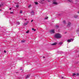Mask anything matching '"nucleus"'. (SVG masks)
Here are the masks:
<instances>
[{
    "mask_svg": "<svg viewBox=\"0 0 79 79\" xmlns=\"http://www.w3.org/2000/svg\"><path fill=\"white\" fill-rule=\"evenodd\" d=\"M62 44H63V43L62 42H60L59 43V45H62Z\"/></svg>",
    "mask_w": 79,
    "mask_h": 79,
    "instance_id": "12",
    "label": "nucleus"
},
{
    "mask_svg": "<svg viewBox=\"0 0 79 79\" xmlns=\"http://www.w3.org/2000/svg\"><path fill=\"white\" fill-rule=\"evenodd\" d=\"M29 30H28L26 32V33H27V34H28V33H29Z\"/></svg>",
    "mask_w": 79,
    "mask_h": 79,
    "instance_id": "16",
    "label": "nucleus"
},
{
    "mask_svg": "<svg viewBox=\"0 0 79 79\" xmlns=\"http://www.w3.org/2000/svg\"><path fill=\"white\" fill-rule=\"evenodd\" d=\"M10 14H13V12H10Z\"/></svg>",
    "mask_w": 79,
    "mask_h": 79,
    "instance_id": "26",
    "label": "nucleus"
},
{
    "mask_svg": "<svg viewBox=\"0 0 79 79\" xmlns=\"http://www.w3.org/2000/svg\"><path fill=\"white\" fill-rule=\"evenodd\" d=\"M73 76H76V75L75 73H73Z\"/></svg>",
    "mask_w": 79,
    "mask_h": 79,
    "instance_id": "18",
    "label": "nucleus"
},
{
    "mask_svg": "<svg viewBox=\"0 0 79 79\" xmlns=\"http://www.w3.org/2000/svg\"><path fill=\"white\" fill-rule=\"evenodd\" d=\"M22 69H20V70H21Z\"/></svg>",
    "mask_w": 79,
    "mask_h": 79,
    "instance_id": "38",
    "label": "nucleus"
},
{
    "mask_svg": "<svg viewBox=\"0 0 79 79\" xmlns=\"http://www.w3.org/2000/svg\"><path fill=\"white\" fill-rule=\"evenodd\" d=\"M28 23H29V21L27 22L26 23L24 24V25L26 26V25H27Z\"/></svg>",
    "mask_w": 79,
    "mask_h": 79,
    "instance_id": "6",
    "label": "nucleus"
},
{
    "mask_svg": "<svg viewBox=\"0 0 79 79\" xmlns=\"http://www.w3.org/2000/svg\"><path fill=\"white\" fill-rule=\"evenodd\" d=\"M35 5H38V2H35Z\"/></svg>",
    "mask_w": 79,
    "mask_h": 79,
    "instance_id": "13",
    "label": "nucleus"
},
{
    "mask_svg": "<svg viewBox=\"0 0 79 79\" xmlns=\"http://www.w3.org/2000/svg\"><path fill=\"white\" fill-rule=\"evenodd\" d=\"M70 25H71V23L69 22L68 23V26H70Z\"/></svg>",
    "mask_w": 79,
    "mask_h": 79,
    "instance_id": "11",
    "label": "nucleus"
},
{
    "mask_svg": "<svg viewBox=\"0 0 79 79\" xmlns=\"http://www.w3.org/2000/svg\"><path fill=\"white\" fill-rule=\"evenodd\" d=\"M24 41H23V40H22V41H21V42H22V43H24Z\"/></svg>",
    "mask_w": 79,
    "mask_h": 79,
    "instance_id": "25",
    "label": "nucleus"
},
{
    "mask_svg": "<svg viewBox=\"0 0 79 79\" xmlns=\"http://www.w3.org/2000/svg\"><path fill=\"white\" fill-rule=\"evenodd\" d=\"M16 7H17V8H18V7H19V6L18 5H17L16 6Z\"/></svg>",
    "mask_w": 79,
    "mask_h": 79,
    "instance_id": "24",
    "label": "nucleus"
},
{
    "mask_svg": "<svg viewBox=\"0 0 79 79\" xmlns=\"http://www.w3.org/2000/svg\"><path fill=\"white\" fill-rule=\"evenodd\" d=\"M32 30H33L34 31H35V29H34V28H32Z\"/></svg>",
    "mask_w": 79,
    "mask_h": 79,
    "instance_id": "17",
    "label": "nucleus"
},
{
    "mask_svg": "<svg viewBox=\"0 0 79 79\" xmlns=\"http://www.w3.org/2000/svg\"><path fill=\"white\" fill-rule=\"evenodd\" d=\"M4 53H6V51H4Z\"/></svg>",
    "mask_w": 79,
    "mask_h": 79,
    "instance_id": "29",
    "label": "nucleus"
},
{
    "mask_svg": "<svg viewBox=\"0 0 79 79\" xmlns=\"http://www.w3.org/2000/svg\"><path fill=\"white\" fill-rule=\"evenodd\" d=\"M53 4H54V5H58V3L56 2V1H54L53 2Z\"/></svg>",
    "mask_w": 79,
    "mask_h": 79,
    "instance_id": "3",
    "label": "nucleus"
},
{
    "mask_svg": "<svg viewBox=\"0 0 79 79\" xmlns=\"http://www.w3.org/2000/svg\"><path fill=\"white\" fill-rule=\"evenodd\" d=\"M23 13V11L20 10V13Z\"/></svg>",
    "mask_w": 79,
    "mask_h": 79,
    "instance_id": "20",
    "label": "nucleus"
},
{
    "mask_svg": "<svg viewBox=\"0 0 79 79\" xmlns=\"http://www.w3.org/2000/svg\"><path fill=\"white\" fill-rule=\"evenodd\" d=\"M61 78H62V79H63V78H64V77H61Z\"/></svg>",
    "mask_w": 79,
    "mask_h": 79,
    "instance_id": "28",
    "label": "nucleus"
},
{
    "mask_svg": "<svg viewBox=\"0 0 79 79\" xmlns=\"http://www.w3.org/2000/svg\"><path fill=\"white\" fill-rule=\"evenodd\" d=\"M77 31H79V29H77Z\"/></svg>",
    "mask_w": 79,
    "mask_h": 79,
    "instance_id": "32",
    "label": "nucleus"
},
{
    "mask_svg": "<svg viewBox=\"0 0 79 79\" xmlns=\"http://www.w3.org/2000/svg\"><path fill=\"white\" fill-rule=\"evenodd\" d=\"M77 13L79 14V11H78V12H77Z\"/></svg>",
    "mask_w": 79,
    "mask_h": 79,
    "instance_id": "33",
    "label": "nucleus"
},
{
    "mask_svg": "<svg viewBox=\"0 0 79 79\" xmlns=\"http://www.w3.org/2000/svg\"><path fill=\"white\" fill-rule=\"evenodd\" d=\"M17 24L18 25H19V24H20V23L19 22H17Z\"/></svg>",
    "mask_w": 79,
    "mask_h": 79,
    "instance_id": "15",
    "label": "nucleus"
},
{
    "mask_svg": "<svg viewBox=\"0 0 79 79\" xmlns=\"http://www.w3.org/2000/svg\"><path fill=\"white\" fill-rule=\"evenodd\" d=\"M25 21H27V19H25Z\"/></svg>",
    "mask_w": 79,
    "mask_h": 79,
    "instance_id": "35",
    "label": "nucleus"
},
{
    "mask_svg": "<svg viewBox=\"0 0 79 79\" xmlns=\"http://www.w3.org/2000/svg\"><path fill=\"white\" fill-rule=\"evenodd\" d=\"M30 7H31V5H30L28 6V8H30Z\"/></svg>",
    "mask_w": 79,
    "mask_h": 79,
    "instance_id": "23",
    "label": "nucleus"
},
{
    "mask_svg": "<svg viewBox=\"0 0 79 79\" xmlns=\"http://www.w3.org/2000/svg\"><path fill=\"white\" fill-rule=\"evenodd\" d=\"M63 23H64V24H66V21H64L63 22Z\"/></svg>",
    "mask_w": 79,
    "mask_h": 79,
    "instance_id": "19",
    "label": "nucleus"
},
{
    "mask_svg": "<svg viewBox=\"0 0 79 79\" xmlns=\"http://www.w3.org/2000/svg\"><path fill=\"white\" fill-rule=\"evenodd\" d=\"M50 33L51 34H54L55 33V30H52L50 31Z\"/></svg>",
    "mask_w": 79,
    "mask_h": 79,
    "instance_id": "2",
    "label": "nucleus"
},
{
    "mask_svg": "<svg viewBox=\"0 0 79 79\" xmlns=\"http://www.w3.org/2000/svg\"><path fill=\"white\" fill-rule=\"evenodd\" d=\"M71 40H72V39L71 40H67L68 42H71Z\"/></svg>",
    "mask_w": 79,
    "mask_h": 79,
    "instance_id": "10",
    "label": "nucleus"
},
{
    "mask_svg": "<svg viewBox=\"0 0 79 79\" xmlns=\"http://www.w3.org/2000/svg\"><path fill=\"white\" fill-rule=\"evenodd\" d=\"M68 2H71V3H73V1L72 0H68Z\"/></svg>",
    "mask_w": 79,
    "mask_h": 79,
    "instance_id": "8",
    "label": "nucleus"
},
{
    "mask_svg": "<svg viewBox=\"0 0 79 79\" xmlns=\"http://www.w3.org/2000/svg\"><path fill=\"white\" fill-rule=\"evenodd\" d=\"M2 5H0V7H2Z\"/></svg>",
    "mask_w": 79,
    "mask_h": 79,
    "instance_id": "31",
    "label": "nucleus"
},
{
    "mask_svg": "<svg viewBox=\"0 0 79 79\" xmlns=\"http://www.w3.org/2000/svg\"><path fill=\"white\" fill-rule=\"evenodd\" d=\"M10 10H11V8H10Z\"/></svg>",
    "mask_w": 79,
    "mask_h": 79,
    "instance_id": "34",
    "label": "nucleus"
},
{
    "mask_svg": "<svg viewBox=\"0 0 79 79\" xmlns=\"http://www.w3.org/2000/svg\"><path fill=\"white\" fill-rule=\"evenodd\" d=\"M33 21H34V20H32L31 21V22H33Z\"/></svg>",
    "mask_w": 79,
    "mask_h": 79,
    "instance_id": "27",
    "label": "nucleus"
},
{
    "mask_svg": "<svg viewBox=\"0 0 79 79\" xmlns=\"http://www.w3.org/2000/svg\"><path fill=\"white\" fill-rule=\"evenodd\" d=\"M45 19H48V17H46L45 18Z\"/></svg>",
    "mask_w": 79,
    "mask_h": 79,
    "instance_id": "22",
    "label": "nucleus"
},
{
    "mask_svg": "<svg viewBox=\"0 0 79 79\" xmlns=\"http://www.w3.org/2000/svg\"><path fill=\"white\" fill-rule=\"evenodd\" d=\"M30 14H31V15H34V11H32L30 12Z\"/></svg>",
    "mask_w": 79,
    "mask_h": 79,
    "instance_id": "4",
    "label": "nucleus"
},
{
    "mask_svg": "<svg viewBox=\"0 0 79 79\" xmlns=\"http://www.w3.org/2000/svg\"><path fill=\"white\" fill-rule=\"evenodd\" d=\"M55 37L57 39H60L61 38V35L59 33L56 34L55 35Z\"/></svg>",
    "mask_w": 79,
    "mask_h": 79,
    "instance_id": "1",
    "label": "nucleus"
},
{
    "mask_svg": "<svg viewBox=\"0 0 79 79\" xmlns=\"http://www.w3.org/2000/svg\"><path fill=\"white\" fill-rule=\"evenodd\" d=\"M56 28H57L58 27H59V26H58V25H56Z\"/></svg>",
    "mask_w": 79,
    "mask_h": 79,
    "instance_id": "14",
    "label": "nucleus"
},
{
    "mask_svg": "<svg viewBox=\"0 0 79 79\" xmlns=\"http://www.w3.org/2000/svg\"><path fill=\"white\" fill-rule=\"evenodd\" d=\"M78 17V15H74V18H76Z\"/></svg>",
    "mask_w": 79,
    "mask_h": 79,
    "instance_id": "9",
    "label": "nucleus"
},
{
    "mask_svg": "<svg viewBox=\"0 0 79 79\" xmlns=\"http://www.w3.org/2000/svg\"><path fill=\"white\" fill-rule=\"evenodd\" d=\"M76 76H79V73H77L76 74Z\"/></svg>",
    "mask_w": 79,
    "mask_h": 79,
    "instance_id": "21",
    "label": "nucleus"
},
{
    "mask_svg": "<svg viewBox=\"0 0 79 79\" xmlns=\"http://www.w3.org/2000/svg\"><path fill=\"white\" fill-rule=\"evenodd\" d=\"M43 58H45V56H44L43 57Z\"/></svg>",
    "mask_w": 79,
    "mask_h": 79,
    "instance_id": "30",
    "label": "nucleus"
},
{
    "mask_svg": "<svg viewBox=\"0 0 79 79\" xmlns=\"http://www.w3.org/2000/svg\"><path fill=\"white\" fill-rule=\"evenodd\" d=\"M0 11H2V10H0Z\"/></svg>",
    "mask_w": 79,
    "mask_h": 79,
    "instance_id": "36",
    "label": "nucleus"
},
{
    "mask_svg": "<svg viewBox=\"0 0 79 79\" xmlns=\"http://www.w3.org/2000/svg\"><path fill=\"white\" fill-rule=\"evenodd\" d=\"M29 77H30V75H28L26 76V78L27 79V78H29Z\"/></svg>",
    "mask_w": 79,
    "mask_h": 79,
    "instance_id": "5",
    "label": "nucleus"
},
{
    "mask_svg": "<svg viewBox=\"0 0 79 79\" xmlns=\"http://www.w3.org/2000/svg\"><path fill=\"white\" fill-rule=\"evenodd\" d=\"M56 44H57V43H54L53 44H52L51 45H56Z\"/></svg>",
    "mask_w": 79,
    "mask_h": 79,
    "instance_id": "7",
    "label": "nucleus"
},
{
    "mask_svg": "<svg viewBox=\"0 0 79 79\" xmlns=\"http://www.w3.org/2000/svg\"><path fill=\"white\" fill-rule=\"evenodd\" d=\"M48 2H50V1H48Z\"/></svg>",
    "mask_w": 79,
    "mask_h": 79,
    "instance_id": "37",
    "label": "nucleus"
}]
</instances>
